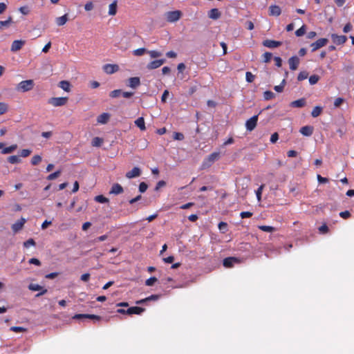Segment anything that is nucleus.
<instances>
[{
    "label": "nucleus",
    "mask_w": 354,
    "mask_h": 354,
    "mask_svg": "<svg viewBox=\"0 0 354 354\" xmlns=\"http://www.w3.org/2000/svg\"><path fill=\"white\" fill-rule=\"evenodd\" d=\"M220 153L219 152H213L207 156L203 161L201 168L203 169L210 167L213 163L218 160Z\"/></svg>",
    "instance_id": "f257e3e1"
},
{
    "label": "nucleus",
    "mask_w": 354,
    "mask_h": 354,
    "mask_svg": "<svg viewBox=\"0 0 354 354\" xmlns=\"http://www.w3.org/2000/svg\"><path fill=\"white\" fill-rule=\"evenodd\" d=\"M73 319L80 322H84L86 319H90L93 321V323H96L100 322L102 319V317L95 315L76 314L73 317Z\"/></svg>",
    "instance_id": "f03ea898"
},
{
    "label": "nucleus",
    "mask_w": 354,
    "mask_h": 354,
    "mask_svg": "<svg viewBox=\"0 0 354 354\" xmlns=\"http://www.w3.org/2000/svg\"><path fill=\"white\" fill-rule=\"evenodd\" d=\"M182 15L180 10L169 11L165 13V17L168 22L174 23L178 21Z\"/></svg>",
    "instance_id": "7ed1b4c3"
},
{
    "label": "nucleus",
    "mask_w": 354,
    "mask_h": 354,
    "mask_svg": "<svg viewBox=\"0 0 354 354\" xmlns=\"http://www.w3.org/2000/svg\"><path fill=\"white\" fill-rule=\"evenodd\" d=\"M34 86V82L32 80H24L21 81L17 85V90L21 91L22 92H27L30 91Z\"/></svg>",
    "instance_id": "20e7f679"
},
{
    "label": "nucleus",
    "mask_w": 354,
    "mask_h": 354,
    "mask_svg": "<svg viewBox=\"0 0 354 354\" xmlns=\"http://www.w3.org/2000/svg\"><path fill=\"white\" fill-rule=\"evenodd\" d=\"M67 101L66 97H51L48 100V103L57 107L65 105Z\"/></svg>",
    "instance_id": "39448f33"
},
{
    "label": "nucleus",
    "mask_w": 354,
    "mask_h": 354,
    "mask_svg": "<svg viewBox=\"0 0 354 354\" xmlns=\"http://www.w3.org/2000/svg\"><path fill=\"white\" fill-rule=\"evenodd\" d=\"M258 116L259 115H253L250 119L246 120L245 128L247 131H252L255 129L258 122Z\"/></svg>",
    "instance_id": "423d86ee"
},
{
    "label": "nucleus",
    "mask_w": 354,
    "mask_h": 354,
    "mask_svg": "<svg viewBox=\"0 0 354 354\" xmlns=\"http://www.w3.org/2000/svg\"><path fill=\"white\" fill-rule=\"evenodd\" d=\"M328 42V39L326 38H321L317 40L315 42H313L310 44V47L312 48L311 51L315 52L320 48L326 46Z\"/></svg>",
    "instance_id": "0eeeda50"
},
{
    "label": "nucleus",
    "mask_w": 354,
    "mask_h": 354,
    "mask_svg": "<svg viewBox=\"0 0 354 354\" xmlns=\"http://www.w3.org/2000/svg\"><path fill=\"white\" fill-rule=\"evenodd\" d=\"M239 262H240V260L238 258L234 257H230L225 258L223 259V265L224 267L230 268L233 267V266L235 263H238Z\"/></svg>",
    "instance_id": "6e6552de"
},
{
    "label": "nucleus",
    "mask_w": 354,
    "mask_h": 354,
    "mask_svg": "<svg viewBox=\"0 0 354 354\" xmlns=\"http://www.w3.org/2000/svg\"><path fill=\"white\" fill-rule=\"evenodd\" d=\"M331 39L333 43L335 44L336 45H342L346 41L347 37L345 35H338L337 34H332Z\"/></svg>",
    "instance_id": "1a4fd4ad"
},
{
    "label": "nucleus",
    "mask_w": 354,
    "mask_h": 354,
    "mask_svg": "<svg viewBox=\"0 0 354 354\" xmlns=\"http://www.w3.org/2000/svg\"><path fill=\"white\" fill-rule=\"evenodd\" d=\"M165 62L166 60L165 59L153 60L148 63L147 68L149 70L156 69L162 66Z\"/></svg>",
    "instance_id": "9d476101"
},
{
    "label": "nucleus",
    "mask_w": 354,
    "mask_h": 354,
    "mask_svg": "<svg viewBox=\"0 0 354 354\" xmlns=\"http://www.w3.org/2000/svg\"><path fill=\"white\" fill-rule=\"evenodd\" d=\"M299 62L300 60L297 56L294 55L290 57L288 59L290 69L292 71H295L298 68Z\"/></svg>",
    "instance_id": "9b49d317"
},
{
    "label": "nucleus",
    "mask_w": 354,
    "mask_h": 354,
    "mask_svg": "<svg viewBox=\"0 0 354 354\" xmlns=\"http://www.w3.org/2000/svg\"><path fill=\"white\" fill-rule=\"evenodd\" d=\"M145 309L142 307L138 306H133L129 307L126 310L127 315H141Z\"/></svg>",
    "instance_id": "f8f14e48"
},
{
    "label": "nucleus",
    "mask_w": 354,
    "mask_h": 354,
    "mask_svg": "<svg viewBox=\"0 0 354 354\" xmlns=\"http://www.w3.org/2000/svg\"><path fill=\"white\" fill-rule=\"evenodd\" d=\"M26 44V41L22 39L15 40L11 45L10 50L12 52H17L19 50Z\"/></svg>",
    "instance_id": "ddd939ff"
},
{
    "label": "nucleus",
    "mask_w": 354,
    "mask_h": 354,
    "mask_svg": "<svg viewBox=\"0 0 354 354\" xmlns=\"http://www.w3.org/2000/svg\"><path fill=\"white\" fill-rule=\"evenodd\" d=\"M282 43L281 41L272 39H266L263 41V45L269 48H277Z\"/></svg>",
    "instance_id": "4468645a"
},
{
    "label": "nucleus",
    "mask_w": 354,
    "mask_h": 354,
    "mask_svg": "<svg viewBox=\"0 0 354 354\" xmlns=\"http://www.w3.org/2000/svg\"><path fill=\"white\" fill-rule=\"evenodd\" d=\"M28 288L29 290H32V291H39V290H41L40 292H39L36 296L37 297H39L41 295H44L46 292H47V290L46 289H44L42 286H41L39 284H36V283H30L29 286H28Z\"/></svg>",
    "instance_id": "2eb2a0df"
},
{
    "label": "nucleus",
    "mask_w": 354,
    "mask_h": 354,
    "mask_svg": "<svg viewBox=\"0 0 354 354\" xmlns=\"http://www.w3.org/2000/svg\"><path fill=\"white\" fill-rule=\"evenodd\" d=\"M119 66L117 64H106L104 65L103 70L107 74H113L118 71Z\"/></svg>",
    "instance_id": "dca6fc26"
},
{
    "label": "nucleus",
    "mask_w": 354,
    "mask_h": 354,
    "mask_svg": "<svg viewBox=\"0 0 354 354\" xmlns=\"http://www.w3.org/2000/svg\"><path fill=\"white\" fill-rule=\"evenodd\" d=\"M26 219L24 218H21L20 220L17 221L15 223L12 225V230L15 233L18 232L21 230L26 223Z\"/></svg>",
    "instance_id": "f3484780"
},
{
    "label": "nucleus",
    "mask_w": 354,
    "mask_h": 354,
    "mask_svg": "<svg viewBox=\"0 0 354 354\" xmlns=\"http://www.w3.org/2000/svg\"><path fill=\"white\" fill-rule=\"evenodd\" d=\"M140 174H141L140 169L138 167H134L131 171L127 172L125 176L127 178L131 179L133 178L138 177V176H140Z\"/></svg>",
    "instance_id": "a211bd4d"
},
{
    "label": "nucleus",
    "mask_w": 354,
    "mask_h": 354,
    "mask_svg": "<svg viewBox=\"0 0 354 354\" xmlns=\"http://www.w3.org/2000/svg\"><path fill=\"white\" fill-rule=\"evenodd\" d=\"M314 128L312 126L306 125L302 127L299 132L304 136H310L313 133Z\"/></svg>",
    "instance_id": "6ab92c4d"
},
{
    "label": "nucleus",
    "mask_w": 354,
    "mask_h": 354,
    "mask_svg": "<svg viewBox=\"0 0 354 354\" xmlns=\"http://www.w3.org/2000/svg\"><path fill=\"white\" fill-rule=\"evenodd\" d=\"M123 191V187L119 183H114L111 187L109 194L118 195L122 194Z\"/></svg>",
    "instance_id": "aec40b11"
},
{
    "label": "nucleus",
    "mask_w": 354,
    "mask_h": 354,
    "mask_svg": "<svg viewBox=\"0 0 354 354\" xmlns=\"http://www.w3.org/2000/svg\"><path fill=\"white\" fill-rule=\"evenodd\" d=\"M207 15L209 19L216 20L221 17V13L218 8H212L208 12Z\"/></svg>",
    "instance_id": "412c9836"
},
{
    "label": "nucleus",
    "mask_w": 354,
    "mask_h": 354,
    "mask_svg": "<svg viewBox=\"0 0 354 354\" xmlns=\"http://www.w3.org/2000/svg\"><path fill=\"white\" fill-rule=\"evenodd\" d=\"M270 15L278 17L281 13V8L277 5H271L269 8Z\"/></svg>",
    "instance_id": "4be33fe9"
},
{
    "label": "nucleus",
    "mask_w": 354,
    "mask_h": 354,
    "mask_svg": "<svg viewBox=\"0 0 354 354\" xmlns=\"http://www.w3.org/2000/svg\"><path fill=\"white\" fill-rule=\"evenodd\" d=\"M306 104V100L305 98H300L299 100H295L292 102L290 104L291 107H297L301 108L304 106Z\"/></svg>",
    "instance_id": "5701e85b"
},
{
    "label": "nucleus",
    "mask_w": 354,
    "mask_h": 354,
    "mask_svg": "<svg viewBox=\"0 0 354 354\" xmlns=\"http://www.w3.org/2000/svg\"><path fill=\"white\" fill-rule=\"evenodd\" d=\"M140 84V78L138 77H130L129 79V86L132 88H136Z\"/></svg>",
    "instance_id": "b1692460"
},
{
    "label": "nucleus",
    "mask_w": 354,
    "mask_h": 354,
    "mask_svg": "<svg viewBox=\"0 0 354 354\" xmlns=\"http://www.w3.org/2000/svg\"><path fill=\"white\" fill-rule=\"evenodd\" d=\"M109 118L110 115L108 113H103L97 117V121L100 124H106L108 122Z\"/></svg>",
    "instance_id": "393cba45"
},
{
    "label": "nucleus",
    "mask_w": 354,
    "mask_h": 354,
    "mask_svg": "<svg viewBox=\"0 0 354 354\" xmlns=\"http://www.w3.org/2000/svg\"><path fill=\"white\" fill-rule=\"evenodd\" d=\"M12 23L13 21L12 17L11 16H9L8 19L5 21H0V30L8 28L10 25Z\"/></svg>",
    "instance_id": "a878e982"
},
{
    "label": "nucleus",
    "mask_w": 354,
    "mask_h": 354,
    "mask_svg": "<svg viewBox=\"0 0 354 354\" xmlns=\"http://www.w3.org/2000/svg\"><path fill=\"white\" fill-rule=\"evenodd\" d=\"M135 124L142 131L146 129L145 120L142 117H140L136 120Z\"/></svg>",
    "instance_id": "bb28decb"
},
{
    "label": "nucleus",
    "mask_w": 354,
    "mask_h": 354,
    "mask_svg": "<svg viewBox=\"0 0 354 354\" xmlns=\"http://www.w3.org/2000/svg\"><path fill=\"white\" fill-rule=\"evenodd\" d=\"M68 21V15L65 14L62 17L56 19V24L59 26H64Z\"/></svg>",
    "instance_id": "cd10ccee"
},
{
    "label": "nucleus",
    "mask_w": 354,
    "mask_h": 354,
    "mask_svg": "<svg viewBox=\"0 0 354 354\" xmlns=\"http://www.w3.org/2000/svg\"><path fill=\"white\" fill-rule=\"evenodd\" d=\"M117 12V1H114L109 6V15H115Z\"/></svg>",
    "instance_id": "c85d7f7f"
},
{
    "label": "nucleus",
    "mask_w": 354,
    "mask_h": 354,
    "mask_svg": "<svg viewBox=\"0 0 354 354\" xmlns=\"http://www.w3.org/2000/svg\"><path fill=\"white\" fill-rule=\"evenodd\" d=\"M17 148V145L16 144L12 145L10 147H5L1 151L2 154H8L13 152Z\"/></svg>",
    "instance_id": "c756f323"
},
{
    "label": "nucleus",
    "mask_w": 354,
    "mask_h": 354,
    "mask_svg": "<svg viewBox=\"0 0 354 354\" xmlns=\"http://www.w3.org/2000/svg\"><path fill=\"white\" fill-rule=\"evenodd\" d=\"M70 86L71 84L68 81L62 80L59 82V87L62 88L64 91H70Z\"/></svg>",
    "instance_id": "7c9ffc66"
},
{
    "label": "nucleus",
    "mask_w": 354,
    "mask_h": 354,
    "mask_svg": "<svg viewBox=\"0 0 354 354\" xmlns=\"http://www.w3.org/2000/svg\"><path fill=\"white\" fill-rule=\"evenodd\" d=\"M322 111V107L319 106H316L313 108V109L311 112V115L313 118H317V116H319L321 114Z\"/></svg>",
    "instance_id": "2f4dec72"
},
{
    "label": "nucleus",
    "mask_w": 354,
    "mask_h": 354,
    "mask_svg": "<svg viewBox=\"0 0 354 354\" xmlns=\"http://www.w3.org/2000/svg\"><path fill=\"white\" fill-rule=\"evenodd\" d=\"M8 162L11 164H18L21 162V159L18 156H10L8 158Z\"/></svg>",
    "instance_id": "473e14b6"
},
{
    "label": "nucleus",
    "mask_w": 354,
    "mask_h": 354,
    "mask_svg": "<svg viewBox=\"0 0 354 354\" xmlns=\"http://www.w3.org/2000/svg\"><path fill=\"white\" fill-rule=\"evenodd\" d=\"M103 142V139L99 137H95L91 142L93 147H100Z\"/></svg>",
    "instance_id": "72a5a7b5"
},
{
    "label": "nucleus",
    "mask_w": 354,
    "mask_h": 354,
    "mask_svg": "<svg viewBox=\"0 0 354 354\" xmlns=\"http://www.w3.org/2000/svg\"><path fill=\"white\" fill-rule=\"evenodd\" d=\"M286 83V81L283 79L279 85L274 86V90L277 93H281L283 91Z\"/></svg>",
    "instance_id": "f704fd0d"
},
{
    "label": "nucleus",
    "mask_w": 354,
    "mask_h": 354,
    "mask_svg": "<svg viewBox=\"0 0 354 354\" xmlns=\"http://www.w3.org/2000/svg\"><path fill=\"white\" fill-rule=\"evenodd\" d=\"M42 160V158L39 155L34 156L31 159V164L32 165H37Z\"/></svg>",
    "instance_id": "c9c22d12"
},
{
    "label": "nucleus",
    "mask_w": 354,
    "mask_h": 354,
    "mask_svg": "<svg viewBox=\"0 0 354 354\" xmlns=\"http://www.w3.org/2000/svg\"><path fill=\"white\" fill-rule=\"evenodd\" d=\"M95 201L100 203H106L109 202V199L103 195H98L95 197Z\"/></svg>",
    "instance_id": "e433bc0d"
},
{
    "label": "nucleus",
    "mask_w": 354,
    "mask_h": 354,
    "mask_svg": "<svg viewBox=\"0 0 354 354\" xmlns=\"http://www.w3.org/2000/svg\"><path fill=\"white\" fill-rule=\"evenodd\" d=\"M259 228L263 231V232H272L274 231V227H272V226H269V225H261L259 227Z\"/></svg>",
    "instance_id": "4c0bfd02"
},
{
    "label": "nucleus",
    "mask_w": 354,
    "mask_h": 354,
    "mask_svg": "<svg viewBox=\"0 0 354 354\" xmlns=\"http://www.w3.org/2000/svg\"><path fill=\"white\" fill-rule=\"evenodd\" d=\"M275 96L274 93L270 91H266L263 93V97L266 100L272 99Z\"/></svg>",
    "instance_id": "58836bf2"
},
{
    "label": "nucleus",
    "mask_w": 354,
    "mask_h": 354,
    "mask_svg": "<svg viewBox=\"0 0 354 354\" xmlns=\"http://www.w3.org/2000/svg\"><path fill=\"white\" fill-rule=\"evenodd\" d=\"M8 105L5 102H0V115L8 111Z\"/></svg>",
    "instance_id": "ea45409f"
},
{
    "label": "nucleus",
    "mask_w": 354,
    "mask_h": 354,
    "mask_svg": "<svg viewBox=\"0 0 354 354\" xmlns=\"http://www.w3.org/2000/svg\"><path fill=\"white\" fill-rule=\"evenodd\" d=\"M319 80V77L317 75H310L309 77V83L310 85H314Z\"/></svg>",
    "instance_id": "a19ab883"
},
{
    "label": "nucleus",
    "mask_w": 354,
    "mask_h": 354,
    "mask_svg": "<svg viewBox=\"0 0 354 354\" xmlns=\"http://www.w3.org/2000/svg\"><path fill=\"white\" fill-rule=\"evenodd\" d=\"M121 94H122V90L121 89H115V90L112 91L109 93V96L111 98H116V97H118Z\"/></svg>",
    "instance_id": "79ce46f5"
},
{
    "label": "nucleus",
    "mask_w": 354,
    "mask_h": 354,
    "mask_svg": "<svg viewBox=\"0 0 354 354\" xmlns=\"http://www.w3.org/2000/svg\"><path fill=\"white\" fill-rule=\"evenodd\" d=\"M308 76V73L307 71H301L298 74L297 80H298V81H302V80L307 79Z\"/></svg>",
    "instance_id": "37998d69"
},
{
    "label": "nucleus",
    "mask_w": 354,
    "mask_h": 354,
    "mask_svg": "<svg viewBox=\"0 0 354 354\" xmlns=\"http://www.w3.org/2000/svg\"><path fill=\"white\" fill-rule=\"evenodd\" d=\"M60 174H61V171L60 170L56 171L49 174L47 176V180H53L57 178L60 175Z\"/></svg>",
    "instance_id": "c03bdc74"
},
{
    "label": "nucleus",
    "mask_w": 354,
    "mask_h": 354,
    "mask_svg": "<svg viewBox=\"0 0 354 354\" xmlns=\"http://www.w3.org/2000/svg\"><path fill=\"white\" fill-rule=\"evenodd\" d=\"M306 32V26L303 25L301 28L295 31V35L297 37L303 36Z\"/></svg>",
    "instance_id": "a18cd8bd"
},
{
    "label": "nucleus",
    "mask_w": 354,
    "mask_h": 354,
    "mask_svg": "<svg viewBox=\"0 0 354 354\" xmlns=\"http://www.w3.org/2000/svg\"><path fill=\"white\" fill-rule=\"evenodd\" d=\"M147 51L146 48H140L138 49H136L133 51V54L135 56H141L145 52Z\"/></svg>",
    "instance_id": "49530a36"
},
{
    "label": "nucleus",
    "mask_w": 354,
    "mask_h": 354,
    "mask_svg": "<svg viewBox=\"0 0 354 354\" xmlns=\"http://www.w3.org/2000/svg\"><path fill=\"white\" fill-rule=\"evenodd\" d=\"M148 53L151 58L159 57L162 55V53L158 50H149Z\"/></svg>",
    "instance_id": "de8ad7c7"
},
{
    "label": "nucleus",
    "mask_w": 354,
    "mask_h": 354,
    "mask_svg": "<svg viewBox=\"0 0 354 354\" xmlns=\"http://www.w3.org/2000/svg\"><path fill=\"white\" fill-rule=\"evenodd\" d=\"M272 57V54L270 52H266L263 55V62L265 63L269 62L271 60Z\"/></svg>",
    "instance_id": "09e8293b"
},
{
    "label": "nucleus",
    "mask_w": 354,
    "mask_h": 354,
    "mask_svg": "<svg viewBox=\"0 0 354 354\" xmlns=\"http://www.w3.org/2000/svg\"><path fill=\"white\" fill-rule=\"evenodd\" d=\"M255 76L251 72H246L245 80L248 82L251 83L254 80Z\"/></svg>",
    "instance_id": "8fccbe9b"
},
{
    "label": "nucleus",
    "mask_w": 354,
    "mask_h": 354,
    "mask_svg": "<svg viewBox=\"0 0 354 354\" xmlns=\"http://www.w3.org/2000/svg\"><path fill=\"white\" fill-rule=\"evenodd\" d=\"M36 244L33 239H29L24 243L25 248H29L30 246H35Z\"/></svg>",
    "instance_id": "3c124183"
},
{
    "label": "nucleus",
    "mask_w": 354,
    "mask_h": 354,
    "mask_svg": "<svg viewBox=\"0 0 354 354\" xmlns=\"http://www.w3.org/2000/svg\"><path fill=\"white\" fill-rule=\"evenodd\" d=\"M157 281V278L155 277H151L145 281V285L147 286H151L153 285V283Z\"/></svg>",
    "instance_id": "603ef678"
},
{
    "label": "nucleus",
    "mask_w": 354,
    "mask_h": 354,
    "mask_svg": "<svg viewBox=\"0 0 354 354\" xmlns=\"http://www.w3.org/2000/svg\"><path fill=\"white\" fill-rule=\"evenodd\" d=\"M148 188V185L145 182H142L140 183L139 185V192L140 193H144L146 192V190Z\"/></svg>",
    "instance_id": "864d4df0"
},
{
    "label": "nucleus",
    "mask_w": 354,
    "mask_h": 354,
    "mask_svg": "<svg viewBox=\"0 0 354 354\" xmlns=\"http://www.w3.org/2000/svg\"><path fill=\"white\" fill-rule=\"evenodd\" d=\"M160 295H151L145 298V300L147 301H157L160 299Z\"/></svg>",
    "instance_id": "5fc2aeb1"
},
{
    "label": "nucleus",
    "mask_w": 354,
    "mask_h": 354,
    "mask_svg": "<svg viewBox=\"0 0 354 354\" xmlns=\"http://www.w3.org/2000/svg\"><path fill=\"white\" fill-rule=\"evenodd\" d=\"M31 150L25 149L20 151V156L23 158L28 157L31 153Z\"/></svg>",
    "instance_id": "6e6d98bb"
},
{
    "label": "nucleus",
    "mask_w": 354,
    "mask_h": 354,
    "mask_svg": "<svg viewBox=\"0 0 354 354\" xmlns=\"http://www.w3.org/2000/svg\"><path fill=\"white\" fill-rule=\"evenodd\" d=\"M184 135L180 132H175L174 134V139L176 140H183L184 139Z\"/></svg>",
    "instance_id": "4d7b16f0"
},
{
    "label": "nucleus",
    "mask_w": 354,
    "mask_h": 354,
    "mask_svg": "<svg viewBox=\"0 0 354 354\" xmlns=\"http://www.w3.org/2000/svg\"><path fill=\"white\" fill-rule=\"evenodd\" d=\"M253 214L250 212H241L240 213V216L241 218H250Z\"/></svg>",
    "instance_id": "13d9d810"
},
{
    "label": "nucleus",
    "mask_w": 354,
    "mask_h": 354,
    "mask_svg": "<svg viewBox=\"0 0 354 354\" xmlns=\"http://www.w3.org/2000/svg\"><path fill=\"white\" fill-rule=\"evenodd\" d=\"M339 216L344 218V219H346L348 218H349L351 216V213L348 210H346V211H344V212H341L339 213Z\"/></svg>",
    "instance_id": "bf43d9fd"
},
{
    "label": "nucleus",
    "mask_w": 354,
    "mask_h": 354,
    "mask_svg": "<svg viewBox=\"0 0 354 354\" xmlns=\"http://www.w3.org/2000/svg\"><path fill=\"white\" fill-rule=\"evenodd\" d=\"M28 263L30 264H34L35 266H41V262L39 259L36 258H31L29 259Z\"/></svg>",
    "instance_id": "052dcab7"
},
{
    "label": "nucleus",
    "mask_w": 354,
    "mask_h": 354,
    "mask_svg": "<svg viewBox=\"0 0 354 354\" xmlns=\"http://www.w3.org/2000/svg\"><path fill=\"white\" fill-rule=\"evenodd\" d=\"M317 178L319 183H326L328 182V179L327 178L322 177L319 174H317Z\"/></svg>",
    "instance_id": "680f3d73"
},
{
    "label": "nucleus",
    "mask_w": 354,
    "mask_h": 354,
    "mask_svg": "<svg viewBox=\"0 0 354 354\" xmlns=\"http://www.w3.org/2000/svg\"><path fill=\"white\" fill-rule=\"evenodd\" d=\"M263 188V185H261L256 191V196H257L258 201H260L261 198V194H262Z\"/></svg>",
    "instance_id": "e2e57ef3"
},
{
    "label": "nucleus",
    "mask_w": 354,
    "mask_h": 354,
    "mask_svg": "<svg viewBox=\"0 0 354 354\" xmlns=\"http://www.w3.org/2000/svg\"><path fill=\"white\" fill-rule=\"evenodd\" d=\"M344 102V99L342 97H337L335 100L334 106L338 107Z\"/></svg>",
    "instance_id": "0e129e2a"
},
{
    "label": "nucleus",
    "mask_w": 354,
    "mask_h": 354,
    "mask_svg": "<svg viewBox=\"0 0 354 354\" xmlns=\"http://www.w3.org/2000/svg\"><path fill=\"white\" fill-rule=\"evenodd\" d=\"M278 139L279 134L277 132H275L271 135L270 141L271 143H275L278 140Z\"/></svg>",
    "instance_id": "69168bd1"
},
{
    "label": "nucleus",
    "mask_w": 354,
    "mask_h": 354,
    "mask_svg": "<svg viewBox=\"0 0 354 354\" xmlns=\"http://www.w3.org/2000/svg\"><path fill=\"white\" fill-rule=\"evenodd\" d=\"M220 230L225 232L227 230V224L225 222H220L218 225Z\"/></svg>",
    "instance_id": "338daca9"
},
{
    "label": "nucleus",
    "mask_w": 354,
    "mask_h": 354,
    "mask_svg": "<svg viewBox=\"0 0 354 354\" xmlns=\"http://www.w3.org/2000/svg\"><path fill=\"white\" fill-rule=\"evenodd\" d=\"M19 12L24 15H26L29 13V9L28 7L26 6H22V7H20L19 9Z\"/></svg>",
    "instance_id": "774afa93"
}]
</instances>
